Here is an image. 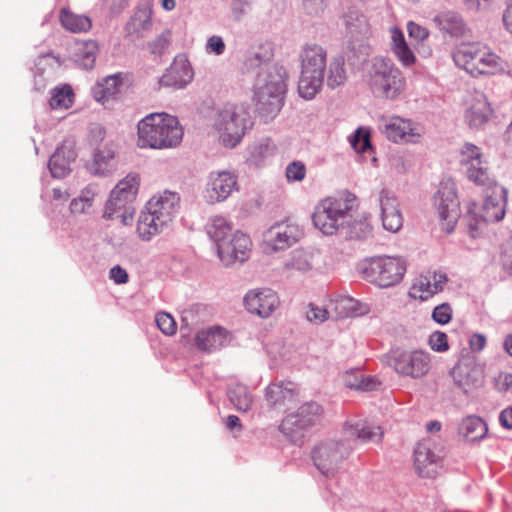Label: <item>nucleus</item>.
Wrapping results in <instances>:
<instances>
[{
  "instance_id": "16",
  "label": "nucleus",
  "mask_w": 512,
  "mask_h": 512,
  "mask_svg": "<svg viewBox=\"0 0 512 512\" xmlns=\"http://www.w3.org/2000/svg\"><path fill=\"white\" fill-rule=\"evenodd\" d=\"M444 456V447L434 438L418 442L414 449V466L420 477L432 478Z\"/></svg>"
},
{
  "instance_id": "2",
  "label": "nucleus",
  "mask_w": 512,
  "mask_h": 512,
  "mask_svg": "<svg viewBox=\"0 0 512 512\" xmlns=\"http://www.w3.org/2000/svg\"><path fill=\"white\" fill-rule=\"evenodd\" d=\"M460 163L467 178L478 186L484 187V203L480 217L484 222H498L505 216L507 189L498 185L489 176L488 167L482 160L480 149L466 143L461 149Z\"/></svg>"
},
{
  "instance_id": "18",
  "label": "nucleus",
  "mask_w": 512,
  "mask_h": 512,
  "mask_svg": "<svg viewBox=\"0 0 512 512\" xmlns=\"http://www.w3.org/2000/svg\"><path fill=\"white\" fill-rule=\"evenodd\" d=\"M238 190L237 176L228 170L212 171L209 173L204 198L209 204L225 201Z\"/></svg>"
},
{
  "instance_id": "11",
  "label": "nucleus",
  "mask_w": 512,
  "mask_h": 512,
  "mask_svg": "<svg viewBox=\"0 0 512 512\" xmlns=\"http://www.w3.org/2000/svg\"><path fill=\"white\" fill-rule=\"evenodd\" d=\"M405 272L406 261L402 257H372L366 260L362 267L363 277L382 288L398 284Z\"/></svg>"
},
{
  "instance_id": "13",
  "label": "nucleus",
  "mask_w": 512,
  "mask_h": 512,
  "mask_svg": "<svg viewBox=\"0 0 512 512\" xmlns=\"http://www.w3.org/2000/svg\"><path fill=\"white\" fill-rule=\"evenodd\" d=\"M385 361L400 376L413 379L423 377L431 367L430 354L423 350L394 348L385 355Z\"/></svg>"
},
{
  "instance_id": "8",
  "label": "nucleus",
  "mask_w": 512,
  "mask_h": 512,
  "mask_svg": "<svg viewBox=\"0 0 512 512\" xmlns=\"http://www.w3.org/2000/svg\"><path fill=\"white\" fill-rule=\"evenodd\" d=\"M356 198L351 193L345 196L326 197L314 209L312 220L314 226L324 235H337L351 221Z\"/></svg>"
},
{
  "instance_id": "50",
  "label": "nucleus",
  "mask_w": 512,
  "mask_h": 512,
  "mask_svg": "<svg viewBox=\"0 0 512 512\" xmlns=\"http://www.w3.org/2000/svg\"><path fill=\"white\" fill-rule=\"evenodd\" d=\"M351 146L357 152L363 153L371 148L369 133L364 132L361 128L355 131V134L350 139Z\"/></svg>"
},
{
  "instance_id": "51",
  "label": "nucleus",
  "mask_w": 512,
  "mask_h": 512,
  "mask_svg": "<svg viewBox=\"0 0 512 512\" xmlns=\"http://www.w3.org/2000/svg\"><path fill=\"white\" fill-rule=\"evenodd\" d=\"M453 310L449 303H442L436 306L432 312V319L440 324L445 325L452 319Z\"/></svg>"
},
{
  "instance_id": "5",
  "label": "nucleus",
  "mask_w": 512,
  "mask_h": 512,
  "mask_svg": "<svg viewBox=\"0 0 512 512\" xmlns=\"http://www.w3.org/2000/svg\"><path fill=\"white\" fill-rule=\"evenodd\" d=\"M137 128L141 148H174L183 138L178 119L167 113H151L139 121Z\"/></svg>"
},
{
  "instance_id": "42",
  "label": "nucleus",
  "mask_w": 512,
  "mask_h": 512,
  "mask_svg": "<svg viewBox=\"0 0 512 512\" xmlns=\"http://www.w3.org/2000/svg\"><path fill=\"white\" fill-rule=\"evenodd\" d=\"M286 267L300 272H307L313 268V255L304 250H295Z\"/></svg>"
},
{
  "instance_id": "29",
  "label": "nucleus",
  "mask_w": 512,
  "mask_h": 512,
  "mask_svg": "<svg viewBox=\"0 0 512 512\" xmlns=\"http://www.w3.org/2000/svg\"><path fill=\"white\" fill-rule=\"evenodd\" d=\"M433 22L444 34L452 38H460L467 34V26L462 16L455 11H443L435 15Z\"/></svg>"
},
{
  "instance_id": "20",
  "label": "nucleus",
  "mask_w": 512,
  "mask_h": 512,
  "mask_svg": "<svg viewBox=\"0 0 512 512\" xmlns=\"http://www.w3.org/2000/svg\"><path fill=\"white\" fill-rule=\"evenodd\" d=\"M279 304L276 292L270 288L252 289L244 296V305L247 311L261 318L271 316Z\"/></svg>"
},
{
  "instance_id": "57",
  "label": "nucleus",
  "mask_w": 512,
  "mask_h": 512,
  "mask_svg": "<svg viewBox=\"0 0 512 512\" xmlns=\"http://www.w3.org/2000/svg\"><path fill=\"white\" fill-rule=\"evenodd\" d=\"M501 265L504 271L512 275V236L502 245Z\"/></svg>"
},
{
  "instance_id": "46",
  "label": "nucleus",
  "mask_w": 512,
  "mask_h": 512,
  "mask_svg": "<svg viewBox=\"0 0 512 512\" xmlns=\"http://www.w3.org/2000/svg\"><path fill=\"white\" fill-rule=\"evenodd\" d=\"M345 25L352 35L364 34L367 32V20L365 16L357 12H350L345 15Z\"/></svg>"
},
{
  "instance_id": "9",
  "label": "nucleus",
  "mask_w": 512,
  "mask_h": 512,
  "mask_svg": "<svg viewBox=\"0 0 512 512\" xmlns=\"http://www.w3.org/2000/svg\"><path fill=\"white\" fill-rule=\"evenodd\" d=\"M452 56L456 66L472 76L495 74L505 66L501 57L480 42L461 43Z\"/></svg>"
},
{
  "instance_id": "6",
  "label": "nucleus",
  "mask_w": 512,
  "mask_h": 512,
  "mask_svg": "<svg viewBox=\"0 0 512 512\" xmlns=\"http://www.w3.org/2000/svg\"><path fill=\"white\" fill-rule=\"evenodd\" d=\"M253 125L249 108L243 104L225 103L216 109L212 118L214 131L227 148L236 147Z\"/></svg>"
},
{
  "instance_id": "30",
  "label": "nucleus",
  "mask_w": 512,
  "mask_h": 512,
  "mask_svg": "<svg viewBox=\"0 0 512 512\" xmlns=\"http://www.w3.org/2000/svg\"><path fill=\"white\" fill-rule=\"evenodd\" d=\"M89 171L98 176H108L116 170L115 149L113 145L97 148L93 160L88 165Z\"/></svg>"
},
{
  "instance_id": "45",
  "label": "nucleus",
  "mask_w": 512,
  "mask_h": 512,
  "mask_svg": "<svg viewBox=\"0 0 512 512\" xmlns=\"http://www.w3.org/2000/svg\"><path fill=\"white\" fill-rule=\"evenodd\" d=\"M170 44L171 32L170 30H165L161 34H159L155 39L147 43V49L152 55L158 57L166 53Z\"/></svg>"
},
{
  "instance_id": "31",
  "label": "nucleus",
  "mask_w": 512,
  "mask_h": 512,
  "mask_svg": "<svg viewBox=\"0 0 512 512\" xmlns=\"http://www.w3.org/2000/svg\"><path fill=\"white\" fill-rule=\"evenodd\" d=\"M152 29V8L149 5L139 7L127 22L125 30L129 36L144 38Z\"/></svg>"
},
{
  "instance_id": "21",
  "label": "nucleus",
  "mask_w": 512,
  "mask_h": 512,
  "mask_svg": "<svg viewBox=\"0 0 512 512\" xmlns=\"http://www.w3.org/2000/svg\"><path fill=\"white\" fill-rule=\"evenodd\" d=\"M194 73L185 55H177L164 74L159 78V86L182 89L193 79Z\"/></svg>"
},
{
  "instance_id": "59",
  "label": "nucleus",
  "mask_w": 512,
  "mask_h": 512,
  "mask_svg": "<svg viewBox=\"0 0 512 512\" xmlns=\"http://www.w3.org/2000/svg\"><path fill=\"white\" fill-rule=\"evenodd\" d=\"M305 12L312 16L322 13L326 7V0H302Z\"/></svg>"
},
{
  "instance_id": "36",
  "label": "nucleus",
  "mask_w": 512,
  "mask_h": 512,
  "mask_svg": "<svg viewBox=\"0 0 512 512\" xmlns=\"http://www.w3.org/2000/svg\"><path fill=\"white\" fill-rule=\"evenodd\" d=\"M209 238L215 243L216 249L234 233L230 223L222 216H214L206 225Z\"/></svg>"
},
{
  "instance_id": "41",
  "label": "nucleus",
  "mask_w": 512,
  "mask_h": 512,
  "mask_svg": "<svg viewBox=\"0 0 512 512\" xmlns=\"http://www.w3.org/2000/svg\"><path fill=\"white\" fill-rule=\"evenodd\" d=\"M475 372V370L470 369L466 365L460 363L452 369L451 375L455 384L459 388L467 391L468 387L474 385L477 382Z\"/></svg>"
},
{
  "instance_id": "10",
  "label": "nucleus",
  "mask_w": 512,
  "mask_h": 512,
  "mask_svg": "<svg viewBox=\"0 0 512 512\" xmlns=\"http://www.w3.org/2000/svg\"><path fill=\"white\" fill-rule=\"evenodd\" d=\"M326 57V50L318 44H307L303 47L298 82V92L302 98L310 100L320 91L324 81Z\"/></svg>"
},
{
  "instance_id": "61",
  "label": "nucleus",
  "mask_w": 512,
  "mask_h": 512,
  "mask_svg": "<svg viewBox=\"0 0 512 512\" xmlns=\"http://www.w3.org/2000/svg\"><path fill=\"white\" fill-rule=\"evenodd\" d=\"M249 3V0H231L230 9L236 21H239L246 14Z\"/></svg>"
},
{
  "instance_id": "24",
  "label": "nucleus",
  "mask_w": 512,
  "mask_h": 512,
  "mask_svg": "<svg viewBox=\"0 0 512 512\" xmlns=\"http://www.w3.org/2000/svg\"><path fill=\"white\" fill-rule=\"evenodd\" d=\"M379 130L391 141H410L412 137L419 136L412 127L410 120L398 116H381L378 120Z\"/></svg>"
},
{
  "instance_id": "22",
  "label": "nucleus",
  "mask_w": 512,
  "mask_h": 512,
  "mask_svg": "<svg viewBox=\"0 0 512 512\" xmlns=\"http://www.w3.org/2000/svg\"><path fill=\"white\" fill-rule=\"evenodd\" d=\"M376 201L381 211L383 228L390 232H397L403 225V217L399 203L394 194L388 189H381L376 195Z\"/></svg>"
},
{
  "instance_id": "48",
  "label": "nucleus",
  "mask_w": 512,
  "mask_h": 512,
  "mask_svg": "<svg viewBox=\"0 0 512 512\" xmlns=\"http://www.w3.org/2000/svg\"><path fill=\"white\" fill-rule=\"evenodd\" d=\"M276 145L271 139H263L256 144L252 151V158L256 164H260L265 158L274 155Z\"/></svg>"
},
{
  "instance_id": "26",
  "label": "nucleus",
  "mask_w": 512,
  "mask_h": 512,
  "mask_svg": "<svg viewBox=\"0 0 512 512\" xmlns=\"http://www.w3.org/2000/svg\"><path fill=\"white\" fill-rule=\"evenodd\" d=\"M231 333L221 326H210L199 330L195 336L198 349L213 352L226 347L231 342Z\"/></svg>"
},
{
  "instance_id": "63",
  "label": "nucleus",
  "mask_w": 512,
  "mask_h": 512,
  "mask_svg": "<svg viewBox=\"0 0 512 512\" xmlns=\"http://www.w3.org/2000/svg\"><path fill=\"white\" fill-rule=\"evenodd\" d=\"M110 278L116 283V284H125L128 282V273L125 269H123L119 265H115L110 269Z\"/></svg>"
},
{
  "instance_id": "25",
  "label": "nucleus",
  "mask_w": 512,
  "mask_h": 512,
  "mask_svg": "<svg viewBox=\"0 0 512 512\" xmlns=\"http://www.w3.org/2000/svg\"><path fill=\"white\" fill-rule=\"evenodd\" d=\"M267 406L275 410H284L297 401L296 385L292 382H275L266 388Z\"/></svg>"
},
{
  "instance_id": "17",
  "label": "nucleus",
  "mask_w": 512,
  "mask_h": 512,
  "mask_svg": "<svg viewBox=\"0 0 512 512\" xmlns=\"http://www.w3.org/2000/svg\"><path fill=\"white\" fill-rule=\"evenodd\" d=\"M139 189V176L130 173L120 180L115 188L111 191L103 217L114 220L117 216V209H123L126 205H131L136 198Z\"/></svg>"
},
{
  "instance_id": "34",
  "label": "nucleus",
  "mask_w": 512,
  "mask_h": 512,
  "mask_svg": "<svg viewBox=\"0 0 512 512\" xmlns=\"http://www.w3.org/2000/svg\"><path fill=\"white\" fill-rule=\"evenodd\" d=\"M458 432L467 441L474 442L482 440L486 436L488 427L482 418L471 415L460 422Z\"/></svg>"
},
{
  "instance_id": "12",
  "label": "nucleus",
  "mask_w": 512,
  "mask_h": 512,
  "mask_svg": "<svg viewBox=\"0 0 512 512\" xmlns=\"http://www.w3.org/2000/svg\"><path fill=\"white\" fill-rule=\"evenodd\" d=\"M323 418V409L317 402L310 401L301 405L296 411L285 416L280 424V431L296 443L312 427L319 425Z\"/></svg>"
},
{
  "instance_id": "62",
  "label": "nucleus",
  "mask_w": 512,
  "mask_h": 512,
  "mask_svg": "<svg viewBox=\"0 0 512 512\" xmlns=\"http://www.w3.org/2000/svg\"><path fill=\"white\" fill-rule=\"evenodd\" d=\"M207 51L215 55H221L225 51V43L220 36L213 35L207 40Z\"/></svg>"
},
{
  "instance_id": "27",
  "label": "nucleus",
  "mask_w": 512,
  "mask_h": 512,
  "mask_svg": "<svg viewBox=\"0 0 512 512\" xmlns=\"http://www.w3.org/2000/svg\"><path fill=\"white\" fill-rule=\"evenodd\" d=\"M492 109L487 97L482 92H475L465 111V122L470 128H482L490 119Z\"/></svg>"
},
{
  "instance_id": "40",
  "label": "nucleus",
  "mask_w": 512,
  "mask_h": 512,
  "mask_svg": "<svg viewBox=\"0 0 512 512\" xmlns=\"http://www.w3.org/2000/svg\"><path fill=\"white\" fill-rule=\"evenodd\" d=\"M74 93L70 85L56 87L51 91L50 106L52 109H68L73 103Z\"/></svg>"
},
{
  "instance_id": "60",
  "label": "nucleus",
  "mask_w": 512,
  "mask_h": 512,
  "mask_svg": "<svg viewBox=\"0 0 512 512\" xmlns=\"http://www.w3.org/2000/svg\"><path fill=\"white\" fill-rule=\"evenodd\" d=\"M407 30L409 37L418 41H423L429 36V31L425 27L412 21L407 24Z\"/></svg>"
},
{
  "instance_id": "56",
  "label": "nucleus",
  "mask_w": 512,
  "mask_h": 512,
  "mask_svg": "<svg viewBox=\"0 0 512 512\" xmlns=\"http://www.w3.org/2000/svg\"><path fill=\"white\" fill-rule=\"evenodd\" d=\"M329 312L327 309L318 306L316 304L310 303L308 306V310L306 311V318L310 322L322 323L327 320Z\"/></svg>"
},
{
  "instance_id": "35",
  "label": "nucleus",
  "mask_w": 512,
  "mask_h": 512,
  "mask_svg": "<svg viewBox=\"0 0 512 512\" xmlns=\"http://www.w3.org/2000/svg\"><path fill=\"white\" fill-rule=\"evenodd\" d=\"M62 26L73 33L87 32L92 27L91 19L84 14H76L68 8H62L59 16Z\"/></svg>"
},
{
  "instance_id": "3",
  "label": "nucleus",
  "mask_w": 512,
  "mask_h": 512,
  "mask_svg": "<svg viewBox=\"0 0 512 512\" xmlns=\"http://www.w3.org/2000/svg\"><path fill=\"white\" fill-rule=\"evenodd\" d=\"M180 208V197L176 192L164 190L153 195L141 211L137 221V233L141 240L150 241L167 230Z\"/></svg>"
},
{
  "instance_id": "4",
  "label": "nucleus",
  "mask_w": 512,
  "mask_h": 512,
  "mask_svg": "<svg viewBox=\"0 0 512 512\" xmlns=\"http://www.w3.org/2000/svg\"><path fill=\"white\" fill-rule=\"evenodd\" d=\"M286 79V69L278 63L267 66L254 79L256 109L265 122L274 119L283 107Z\"/></svg>"
},
{
  "instance_id": "43",
  "label": "nucleus",
  "mask_w": 512,
  "mask_h": 512,
  "mask_svg": "<svg viewBox=\"0 0 512 512\" xmlns=\"http://www.w3.org/2000/svg\"><path fill=\"white\" fill-rule=\"evenodd\" d=\"M371 233V226L366 220H355L351 214V221L347 227L341 231L340 235L349 239H361Z\"/></svg>"
},
{
  "instance_id": "37",
  "label": "nucleus",
  "mask_w": 512,
  "mask_h": 512,
  "mask_svg": "<svg viewBox=\"0 0 512 512\" xmlns=\"http://www.w3.org/2000/svg\"><path fill=\"white\" fill-rule=\"evenodd\" d=\"M347 80L345 59L343 55L333 57L328 66L327 85L336 88L343 85Z\"/></svg>"
},
{
  "instance_id": "53",
  "label": "nucleus",
  "mask_w": 512,
  "mask_h": 512,
  "mask_svg": "<svg viewBox=\"0 0 512 512\" xmlns=\"http://www.w3.org/2000/svg\"><path fill=\"white\" fill-rule=\"evenodd\" d=\"M392 51L404 67H411L416 61L415 54L410 49L408 44L401 47L392 48Z\"/></svg>"
},
{
  "instance_id": "54",
  "label": "nucleus",
  "mask_w": 512,
  "mask_h": 512,
  "mask_svg": "<svg viewBox=\"0 0 512 512\" xmlns=\"http://www.w3.org/2000/svg\"><path fill=\"white\" fill-rule=\"evenodd\" d=\"M100 83L105 89L106 94H109V96L113 98L119 92V87L122 85L121 74L106 76Z\"/></svg>"
},
{
  "instance_id": "47",
  "label": "nucleus",
  "mask_w": 512,
  "mask_h": 512,
  "mask_svg": "<svg viewBox=\"0 0 512 512\" xmlns=\"http://www.w3.org/2000/svg\"><path fill=\"white\" fill-rule=\"evenodd\" d=\"M381 385L379 379L375 376L359 374L355 377V382L347 381L346 386L361 391H373Z\"/></svg>"
},
{
  "instance_id": "39",
  "label": "nucleus",
  "mask_w": 512,
  "mask_h": 512,
  "mask_svg": "<svg viewBox=\"0 0 512 512\" xmlns=\"http://www.w3.org/2000/svg\"><path fill=\"white\" fill-rule=\"evenodd\" d=\"M95 189L92 186L84 188L80 195L72 199L70 211L74 215L89 214L93 205Z\"/></svg>"
},
{
  "instance_id": "55",
  "label": "nucleus",
  "mask_w": 512,
  "mask_h": 512,
  "mask_svg": "<svg viewBox=\"0 0 512 512\" xmlns=\"http://www.w3.org/2000/svg\"><path fill=\"white\" fill-rule=\"evenodd\" d=\"M429 345L436 352H445L449 349L447 335L444 332H433L429 337Z\"/></svg>"
},
{
  "instance_id": "33",
  "label": "nucleus",
  "mask_w": 512,
  "mask_h": 512,
  "mask_svg": "<svg viewBox=\"0 0 512 512\" xmlns=\"http://www.w3.org/2000/svg\"><path fill=\"white\" fill-rule=\"evenodd\" d=\"M99 52L98 43L94 40H87L75 44L72 59L74 63L86 70L94 67Z\"/></svg>"
},
{
  "instance_id": "58",
  "label": "nucleus",
  "mask_w": 512,
  "mask_h": 512,
  "mask_svg": "<svg viewBox=\"0 0 512 512\" xmlns=\"http://www.w3.org/2000/svg\"><path fill=\"white\" fill-rule=\"evenodd\" d=\"M495 388L501 393L512 395V374H500L499 377L495 379Z\"/></svg>"
},
{
  "instance_id": "15",
  "label": "nucleus",
  "mask_w": 512,
  "mask_h": 512,
  "mask_svg": "<svg viewBox=\"0 0 512 512\" xmlns=\"http://www.w3.org/2000/svg\"><path fill=\"white\" fill-rule=\"evenodd\" d=\"M303 236V231L299 225L284 221L270 226L263 233L262 248L267 254L286 250Z\"/></svg>"
},
{
  "instance_id": "1",
  "label": "nucleus",
  "mask_w": 512,
  "mask_h": 512,
  "mask_svg": "<svg viewBox=\"0 0 512 512\" xmlns=\"http://www.w3.org/2000/svg\"><path fill=\"white\" fill-rule=\"evenodd\" d=\"M345 440H328L320 443L312 452L316 468L326 477H332L343 466L356 442L379 443L383 432L379 426H372L362 421H347L344 425Z\"/></svg>"
},
{
  "instance_id": "7",
  "label": "nucleus",
  "mask_w": 512,
  "mask_h": 512,
  "mask_svg": "<svg viewBox=\"0 0 512 512\" xmlns=\"http://www.w3.org/2000/svg\"><path fill=\"white\" fill-rule=\"evenodd\" d=\"M366 83L378 98L397 99L404 91L406 80L395 63L386 57H374L366 69Z\"/></svg>"
},
{
  "instance_id": "44",
  "label": "nucleus",
  "mask_w": 512,
  "mask_h": 512,
  "mask_svg": "<svg viewBox=\"0 0 512 512\" xmlns=\"http://www.w3.org/2000/svg\"><path fill=\"white\" fill-rule=\"evenodd\" d=\"M333 309L339 318L350 317L359 310L358 301L349 296H341L334 302Z\"/></svg>"
},
{
  "instance_id": "52",
  "label": "nucleus",
  "mask_w": 512,
  "mask_h": 512,
  "mask_svg": "<svg viewBox=\"0 0 512 512\" xmlns=\"http://www.w3.org/2000/svg\"><path fill=\"white\" fill-rule=\"evenodd\" d=\"M306 175V167L301 161H293L286 167V177L289 182L302 181Z\"/></svg>"
},
{
  "instance_id": "64",
  "label": "nucleus",
  "mask_w": 512,
  "mask_h": 512,
  "mask_svg": "<svg viewBox=\"0 0 512 512\" xmlns=\"http://www.w3.org/2000/svg\"><path fill=\"white\" fill-rule=\"evenodd\" d=\"M502 22L504 29L512 36V0H508L507 6L503 11Z\"/></svg>"
},
{
  "instance_id": "23",
  "label": "nucleus",
  "mask_w": 512,
  "mask_h": 512,
  "mask_svg": "<svg viewBox=\"0 0 512 512\" xmlns=\"http://www.w3.org/2000/svg\"><path fill=\"white\" fill-rule=\"evenodd\" d=\"M448 281V277L443 272L428 271L421 274L413 283L410 295L413 298L425 301L433 295L441 292Z\"/></svg>"
},
{
  "instance_id": "49",
  "label": "nucleus",
  "mask_w": 512,
  "mask_h": 512,
  "mask_svg": "<svg viewBox=\"0 0 512 512\" xmlns=\"http://www.w3.org/2000/svg\"><path fill=\"white\" fill-rule=\"evenodd\" d=\"M155 322L157 324V327L168 336H172L176 333L177 325L169 313L166 312H159L155 316Z\"/></svg>"
},
{
  "instance_id": "38",
  "label": "nucleus",
  "mask_w": 512,
  "mask_h": 512,
  "mask_svg": "<svg viewBox=\"0 0 512 512\" xmlns=\"http://www.w3.org/2000/svg\"><path fill=\"white\" fill-rule=\"evenodd\" d=\"M228 397L233 406L242 412L248 411L253 403V397L248 388L243 384H235L229 387Z\"/></svg>"
},
{
  "instance_id": "32",
  "label": "nucleus",
  "mask_w": 512,
  "mask_h": 512,
  "mask_svg": "<svg viewBox=\"0 0 512 512\" xmlns=\"http://www.w3.org/2000/svg\"><path fill=\"white\" fill-rule=\"evenodd\" d=\"M76 158L73 149L62 145L50 157L48 167L54 178H63L70 172V164Z\"/></svg>"
},
{
  "instance_id": "14",
  "label": "nucleus",
  "mask_w": 512,
  "mask_h": 512,
  "mask_svg": "<svg viewBox=\"0 0 512 512\" xmlns=\"http://www.w3.org/2000/svg\"><path fill=\"white\" fill-rule=\"evenodd\" d=\"M433 201L442 229L451 233L460 217V203L455 182L451 179L442 180L434 194Z\"/></svg>"
},
{
  "instance_id": "19",
  "label": "nucleus",
  "mask_w": 512,
  "mask_h": 512,
  "mask_svg": "<svg viewBox=\"0 0 512 512\" xmlns=\"http://www.w3.org/2000/svg\"><path fill=\"white\" fill-rule=\"evenodd\" d=\"M252 242L248 235L235 231L217 248V255L225 266L244 263L250 256Z\"/></svg>"
},
{
  "instance_id": "28",
  "label": "nucleus",
  "mask_w": 512,
  "mask_h": 512,
  "mask_svg": "<svg viewBox=\"0 0 512 512\" xmlns=\"http://www.w3.org/2000/svg\"><path fill=\"white\" fill-rule=\"evenodd\" d=\"M272 57V50L267 45H258L248 49L243 60L244 72L255 78L258 72L266 70L267 66L275 64L272 62Z\"/></svg>"
}]
</instances>
